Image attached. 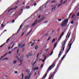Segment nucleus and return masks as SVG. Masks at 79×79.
Wrapping results in <instances>:
<instances>
[{"label": "nucleus", "instance_id": "11", "mask_svg": "<svg viewBox=\"0 0 79 79\" xmlns=\"http://www.w3.org/2000/svg\"><path fill=\"white\" fill-rule=\"evenodd\" d=\"M45 18H46L45 17H44L43 18H42V19L41 20H40V21H43V20H44V19H45Z\"/></svg>", "mask_w": 79, "mask_h": 79}, {"label": "nucleus", "instance_id": "44", "mask_svg": "<svg viewBox=\"0 0 79 79\" xmlns=\"http://www.w3.org/2000/svg\"><path fill=\"white\" fill-rule=\"evenodd\" d=\"M66 2H67V1H64V2H63V4H64V3H66Z\"/></svg>", "mask_w": 79, "mask_h": 79}, {"label": "nucleus", "instance_id": "26", "mask_svg": "<svg viewBox=\"0 0 79 79\" xmlns=\"http://www.w3.org/2000/svg\"><path fill=\"white\" fill-rule=\"evenodd\" d=\"M31 30L27 34V35H29V34H30V33H31Z\"/></svg>", "mask_w": 79, "mask_h": 79}, {"label": "nucleus", "instance_id": "19", "mask_svg": "<svg viewBox=\"0 0 79 79\" xmlns=\"http://www.w3.org/2000/svg\"><path fill=\"white\" fill-rule=\"evenodd\" d=\"M25 58H29V55H27L25 56Z\"/></svg>", "mask_w": 79, "mask_h": 79}, {"label": "nucleus", "instance_id": "52", "mask_svg": "<svg viewBox=\"0 0 79 79\" xmlns=\"http://www.w3.org/2000/svg\"><path fill=\"white\" fill-rule=\"evenodd\" d=\"M11 51H10L9 52V54H11Z\"/></svg>", "mask_w": 79, "mask_h": 79}, {"label": "nucleus", "instance_id": "41", "mask_svg": "<svg viewBox=\"0 0 79 79\" xmlns=\"http://www.w3.org/2000/svg\"><path fill=\"white\" fill-rule=\"evenodd\" d=\"M52 76H53V75H51V77H49V79H51V78H52Z\"/></svg>", "mask_w": 79, "mask_h": 79}, {"label": "nucleus", "instance_id": "14", "mask_svg": "<svg viewBox=\"0 0 79 79\" xmlns=\"http://www.w3.org/2000/svg\"><path fill=\"white\" fill-rule=\"evenodd\" d=\"M22 25H23V24H22V25L20 26V27L19 28V30H18V32H19L20 29H21V27H22Z\"/></svg>", "mask_w": 79, "mask_h": 79}, {"label": "nucleus", "instance_id": "8", "mask_svg": "<svg viewBox=\"0 0 79 79\" xmlns=\"http://www.w3.org/2000/svg\"><path fill=\"white\" fill-rule=\"evenodd\" d=\"M56 8V6H54L52 9V11H54L55 10V9Z\"/></svg>", "mask_w": 79, "mask_h": 79}, {"label": "nucleus", "instance_id": "54", "mask_svg": "<svg viewBox=\"0 0 79 79\" xmlns=\"http://www.w3.org/2000/svg\"><path fill=\"white\" fill-rule=\"evenodd\" d=\"M14 44L13 46H12L11 47V48H13V47H14Z\"/></svg>", "mask_w": 79, "mask_h": 79}, {"label": "nucleus", "instance_id": "60", "mask_svg": "<svg viewBox=\"0 0 79 79\" xmlns=\"http://www.w3.org/2000/svg\"><path fill=\"white\" fill-rule=\"evenodd\" d=\"M48 22V21H46L44 23H47Z\"/></svg>", "mask_w": 79, "mask_h": 79}, {"label": "nucleus", "instance_id": "56", "mask_svg": "<svg viewBox=\"0 0 79 79\" xmlns=\"http://www.w3.org/2000/svg\"><path fill=\"white\" fill-rule=\"evenodd\" d=\"M42 66H43V64H42L41 66V68H42Z\"/></svg>", "mask_w": 79, "mask_h": 79}, {"label": "nucleus", "instance_id": "46", "mask_svg": "<svg viewBox=\"0 0 79 79\" xmlns=\"http://www.w3.org/2000/svg\"><path fill=\"white\" fill-rule=\"evenodd\" d=\"M45 59H44V60H43V62H45Z\"/></svg>", "mask_w": 79, "mask_h": 79}, {"label": "nucleus", "instance_id": "34", "mask_svg": "<svg viewBox=\"0 0 79 79\" xmlns=\"http://www.w3.org/2000/svg\"><path fill=\"white\" fill-rule=\"evenodd\" d=\"M25 46V44H23L22 45V47H24Z\"/></svg>", "mask_w": 79, "mask_h": 79}, {"label": "nucleus", "instance_id": "28", "mask_svg": "<svg viewBox=\"0 0 79 79\" xmlns=\"http://www.w3.org/2000/svg\"><path fill=\"white\" fill-rule=\"evenodd\" d=\"M22 78H21V79H23V78L24 77V74L23 73L22 74Z\"/></svg>", "mask_w": 79, "mask_h": 79}, {"label": "nucleus", "instance_id": "57", "mask_svg": "<svg viewBox=\"0 0 79 79\" xmlns=\"http://www.w3.org/2000/svg\"><path fill=\"white\" fill-rule=\"evenodd\" d=\"M14 22H15V20H13L12 21V23H14Z\"/></svg>", "mask_w": 79, "mask_h": 79}, {"label": "nucleus", "instance_id": "20", "mask_svg": "<svg viewBox=\"0 0 79 79\" xmlns=\"http://www.w3.org/2000/svg\"><path fill=\"white\" fill-rule=\"evenodd\" d=\"M55 39H53L52 41V43H53V42H55Z\"/></svg>", "mask_w": 79, "mask_h": 79}, {"label": "nucleus", "instance_id": "5", "mask_svg": "<svg viewBox=\"0 0 79 79\" xmlns=\"http://www.w3.org/2000/svg\"><path fill=\"white\" fill-rule=\"evenodd\" d=\"M16 58H17V60H19L21 63H22V62L23 61V59L22 57H20L19 59V58L18 57H16Z\"/></svg>", "mask_w": 79, "mask_h": 79}, {"label": "nucleus", "instance_id": "25", "mask_svg": "<svg viewBox=\"0 0 79 79\" xmlns=\"http://www.w3.org/2000/svg\"><path fill=\"white\" fill-rule=\"evenodd\" d=\"M28 55L29 56H32V54L29 53Z\"/></svg>", "mask_w": 79, "mask_h": 79}, {"label": "nucleus", "instance_id": "23", "mask_svg": "<svg viewBox=\"0 0 79 79\" xmlns=\"http://www.w3.org/2000/svg\"><path fill=\"white\" fill-rule=\"evenodd\" d=\"M56 2V1H52L51 2L52 3H55Z\"/></svg>", "mask_w": 79, "mask_h": 79}, {"label": "nucleus", "instance_id": "47", "mask_svg": "<svg viewBox=\"0 0 79 79\" xmlns=\"http://www.w3.org/2000/svg\"><path fill=\"white\" fill-rule=\"evenodd\" d=\"M65 47H64V46L63 47V50H64V48Z\"/></svg>", "mask_w": 79, "mask_h": 79}, {"label": "nucleus", "instance_id": "7", "mask_svg": "<svg viewBox=\"0 0 79 79\" xmlns=\"http://www.w3.org/2000/svg\"><path fill=\"white\" fill-rule=\"evenodd\" d=\"M32 70H33V71H34L35 70H38V69H39V67H36L34 69H33V68H32Z\"/></svg>", "mask_w": 79, "mask_h": 79}, {"label": "nucleus", "instance_id": "6", "mask_svg": "<svg viewBox=\"0 0 79 79\" xmlns=\"http://www.w3.org/2000/svg\"><path fill=\"white\" fill-rule=\"evenodd\" d=\"M54 64H53L52 65H51L49 67L48 69L47 70V71H48L49 70H51L52 69V68H51L53 66V65H54Z\"/></svg>", "mask_w": 79, "mask_h": 79}, {"label": "nucleus", "instance_id": "1", "mask_svg": "<svg viewBox=\"0 0 79 79\" xmlns=\"http://www.w3.org/2000/svg\"><path fill=\"white\" fill-rule=\"evenodd\" d=\"M26 72H27L28 74L25 77L24 79H29V78L31 77V76L32 73L30 72L29 70H26Z\"/></svg>", "mask_w": 79, "mask_h": 79}, {"label": "nucleus", "instance_id": "55", "mask_svg": "<svg viewBox=\"0 0 79 79\" xmlns=\"http://www.w3.org/2000/svg\"><path fill=\"white\" fill-rule=\"evenodd\" d=\"M1 26L2 27H3V24H2L1 25Z\"/></svg>", "mask_w": 79, "mask_h": 79}, {"label": "nucleus", "instance_id": "27", "mask_svg": "<svg viewBox=\"0 0 79 79\" xmlns=\"http://www.w3.org/2000/svg\"><path fill=\"white\" fill-rule=\"evenodd\" d=\"M47 73H46L45 75L44 76V78H45L47 76Z\"/></svg>", "mask_w": 79, "mask_h": 79}, {"label": "nucleus", "instance_id": "43", "mask_svg": "<svg viewBox=\"0 0 79 79\" xmlns=\"http://www.w3.org/2000/svg\"><path fill=\"white\" fill-rule=\"evenodd\" d=\"M15 74H17V73H18V71H15Z\"/></svg>", "mask_w": 79, "mask_h": 79}, {"label": "nucleus", "instance_id": "42", "mask_svg": "<svg viewBox=\"0 0 79 79\" xmlns=\"http://www.w3.org/2000/svg\"><path fill=\"white\" fill-rule=\"evenodd\" d=\"M7 54H8V53H6L5 55H4L3 56V57H4V56H5L6 55H7Z\"/></svg>", "mask_w": 79, "mask_h": 79}, {"label": "nucleus", "instance_id": "38", "mask_svg": "<svg viewBox=\"0 0 79 79\" xmlns=\"http://www.w3.org/2000/svg\"><path fill=\"white\" fill-rule=\"evenodd\" d=\"M29 6H28L26 7V9H29Z\"/></svg>", "mask_w": 79, "mask_h": 79}, {"label": "nucleus", "instance_id": "31", "mask_svg": "<svg viewBox=\"0 0 79 79\" xmlns=\"http://www.w3.org/2000/svg\"><path fill=\"white\" fill-rule=\"evenodd\" d=\"M68 34H69V33H68L67 34V35L66 38H68Z\"/></svg>", "mask_w": 79, "mask_h": 79}, {"label": "nucleus", "instance_id": "2", "mask_svg": "<svg viewBox=\"0 0 79 79\" xmlns=\"http://www.w3.org/2000/svg\"><path fill=\"white\" fill-rule=\"evenodd\" d=\"M68 20L69 19H67L62 22V24H61V26L62 27H64V26H66V24L68 23Z\"/></svg>", "mask_w": 79, "mask_h": 79}, {"label": "nucleus", "instance_id": "21", "mask_svg": "<svg viewBox=\"0 0 79 79\" xmlns=\"http://www.w3.org/2000/svg\"><path fill=\"white\" fill-rule=\"evenodd\" d=\"M74 16H75V15H73L72 17V19H73V18H74Z\"/></svg>", "mask_w": 79, "mask_h": 79}, {"label": "nucleus", "instance_id": "15", "mask_svg": "<svg viewBox=\"0 0 79 79\" xmlns=\"http://www.w3.org/2000/svg\"><path fill=\"white\" fill-rule=\"evenodd\" d=\"M17 63V60H15L13 61V64H16Z\"/></svg>", "mask_w": 79, "mask_h": 79}, {"label": "nucleus", "instance_id": "16", "mask_svg": "<svg viewBox=\"0 0 79 79\" xmlns=\"http://www.w3.org/2000/svg\"><path fill=\"white\" fill-rule=\"evenodd\" d=\"M61 54V52L60 51V53L59 54V55H58V57H60Z\"/></svg>", "mask_w": 79, "mask_h": 79}, {"label": "nucleus", "instance_id": "59", "mask_svg": "<svg viewBox=\"0 0 79 79\" xmlns=\"http://www.w3.org/2000/svg\"><path fill=\"white\" fill-rule=\"evenodd\" d=\"M77 16H79V13L77 14Z\"/></svg>", "mask_w": 79, "mask_h": 79}, {"label": "nucleus", "instance_id": "64", "mask_svg": "<svg viewBox=\"0 0 79 79\" xmlns=\"http://www.w3.org/2000/svg\"><path fill=\"white\" fill-rule=\"evenodd\" d=\"M23 34H24V33H23L21 35V36H22V35H23Z\"/></svg>", "mask_w": 79, "mask_h": 79}, {"label": "nucleus", "instance_id": "29", "mask_svg": "<svg viewBox=\"0 0 79 79\" xmlns=\"http://www.w3.org/2000/svg\"><path fill=\"white\" fill-rule=\"evenodd\" d=\"M3 56H2L0 58V60H2V59L3 58Z\"/></svg>", "mask_w": 79, "mask_h": 79}, {"label": "nucleus", "instance_id": "33", "mask_svg": "<svg viewBox=\"0 0 79 79\" xmlns=\"http://www.w3.org/2000/svg\"><path fill=\"white\" fill-rule=\"evenodd\" d=\"M60 4H62V2H63V0H61L60 1Z\"/></svg>", "mask_w": 79, "mask_h": 79}, {"label": "nucleus", "instance_id": "51", "mask_svg": "<svg viewBox=\"0 0 79 79\" xmlns=\"http://www.w3.org/2000/svg\"><path fill=\"white\" fill-rule=\"evenodd\" d=\"M11 48V47H9L8 48V50H9V49H10V48Z\"/></svg>", "mask_w": 79, "mask_h": 79}, {"label": "nucleus", "instance_id": "18", "mask_svg": "<svg viewBox=\"0 0 79 79\" xmlns=\"http://www.w3.org/2000/svg\"><path fill=\"white\" fill-rule=\"evenodd\" d=\"M53 51L50 54V55H49L48 56V57H49L50 56H51V55H52V54H53Z\"/></svg>", "mask_w": 79, "mask_h": 79}, {"label": "nucleus", "instance_id": "13", "mask_svg": "<svg viewBox=\"0 0 79 79\" xmlns=\"http://www.w3.org/2000/svg\"><path fill=\"white\" fill-rule=\"evenodd\" d=\"M8 60V58H7V57H6L4 59H3L2 60V61H3V60Z\"/></svg>", "mask_w": 79, "mask_h": 79}, {"label": "nucleus", "instance_id": "37", "mask_svg": "<svg viewBox=\"0 0 79 79\" xmlns=\"http://www.w3.org/2000/svg\"><path fill=\"white\" fill-rule=\"evenodd\" d=\"M58 20L60 22V21H61V19H58Z\"/></svg>", "mask_w": 79, "mask_h": 79}, {"label": "nucleus", "instance_id": "30", "mask_svg": "<svg viewBox=\"0 0 79 79\" xmlns=\"http://www.w3.org/2000/svg\"><path fill=\"white\" fill-rule=\"evenodd\" d=\"M34 44H35V43H32L31 44V46H33V45H34Z\"/></svg>", "mask_w": 79, "mask_h": 79}, {"label": "nucleus", "instance_id": "17", "mask_svg": "<svg viewBox=\"0 0 79 79\" xmlns=\"http://www.w3.org/2000/svg\"><path fill=\"white\" fill-rule=\"evenodd\" d=\"M56 45H57V43H56L54 44V48H55L56 47Z\"/></svg>", "mask_w": 79, "mask_h": 79}, {"label": "nucleus", "instance_id": "9", "mask_svg": "<svg viewBox=\"0 0 79 79\" xmlns=\"http://www.w3.org/2000/svg\"><path fill=\"white\" fill-rule=\"evenodd\" d=\"M18 8V7H16V8H11L9 10L8 12H10V11L11 10H15V9H16V8Z\"/></svg>", "mask_w": 79, "mask_h": 79}, {"label": "nucleus", "instance_id": "36", "mask_svg": "<svg viewBox=\"0 0 79 79\" xmlns=\"http://www.w3.org/2000/svg\"><path fill=\"white\" fill-rule=\"evenodd\" d=\"M72 40H73V39H71V40L69 42V44H70V43H71V42Z\"/></svg>", "mask_w": 79, "mask_h": 79}, {"label": "nucleus", "instance_id": "4", "mask_svg": "<svg viewBox=\"0 0 79 79\" xmlns=\"http://www.w3.org/2000/svg\"><path fill=\"white\" fill-rule=\"evenodd\" d=\"M71 45H72V44H69V50H67V51L65 53V54H66H66H67V53H68V52H69V51L70 49H71Z\"/></svg>", "mask_w": 79, "mask_h": 79}, {"label": "nucleus", "instance_id": "22", "mask_svg": "<svg viewBox=\"0 0 79 79\" xmlns=\"http://www.w3.org/2000/svg\"><path fill=\"white\" fill-rule=\"evenodd\" d=\"M38 48V46L36 45L35 47V50H37V49Z\"/></svg>", "mask_w": 79, "mask_h": 79}, {"label": "nucleus", "instance_id": "40", "mask_svg": "<svg viewBox=\"0 0 79 79\" xmlns=\"http://www.w3.org/2000/svg\"><path fill=\"white\" fill-rule=\"evenodd\" d=\"M9 40H10V38H9V39H8L7 40H6V42H8V41H9Z\"/></svg>", "mask_w": 79, "mask_h": 79}, {"label": "nucleus", "instance_id": "10", "mask_svg": "<svg viewBox=\"0 0 79 79\" xmlns=\"http://www.w3.org/2000/svg\"><path fill=\"white\" fill-rule=\"evenodd\" d=\"M63 34H64V32H63L61 34V36H60V37H59V38L58 39L59 40H60V39H61V37H62V36H63Z\"/></svg>", "mask_w": 79, "mask_h": 79}, {"label": "nucleus", "instance_id": "32", "mask_svg": "<svg viewBox=\"0 0 79 79\" xmlns=\"http://www.w3.org/2000/svg\"><path fill=\"white\" fill-rule=\"evenodd\" d=\"M44 60H46L47 59V58H47V56H44Z\"/></svg>", "mask_w": 79, "mask_h": 79}, {"label": "nucleus", "instance_id": "63", "mask_svg": "<svg viewBox=\"0 0 79 79\" xmlns=\"http://www.w3.org/2000/svg\"><path fill=\"white\" fill-rule=\"evenodd\" d=\"M40 15L38 17V18H40Z\"/></svg>", "mask_w": 79, "mask_h": 79}, {"label": "nucleus", "instance_id": "53", "mask_svg": "<svg viewBox=\"0 0 79 79\" xmlns=\"http://www.w3.org/2000/svg\"><path fill=\"white\" fill-rule=\"evenodd\" d=\"M3 44L0 47H3Z\"/></svg>", "mask_w": 79, "mask_h": 79}, {"label": "nucleus", "instance_id": "62", "mask_svg": "<svg viewBox=\"0 0 79 79\" xmlns=\"http://www.w3.org/2000/svg\"><path fill=\"white\" fill-rule=\"evenodd\" d=\"M24 48L23 49V52H24Z\"/></svg>", "mask_w": 79, "mask_h": 79}, {"label": "nucleus", "instance_id": "24", "mask_svg": "<svg viewBox=\"0 0 79 79\" xmlns=\"http://www.w3.org/2000/svg\"><path fill=\"white\" fill-rule=\"evenodd\" d=\"M37 23H34L33 25H32V26H35V25Z\"/></svg>", "mask_w": 79, "mask_h": 79}, {"label": "nucleus", "instance_id": "35", "mask_svg": "<svg viewBox=\"0 0 79 79\" xmlns=\"http://www.w3.org/2000/svg\"><path fill=\"white\" fill-rule=\"evenodd\" d=\"M61 4H59L58 6V7H59V6H61Z\"/></svg>", "mask_w": 79, "mask_h": 79}, {"label": "nucleus", "instance_id": "61", "mask_svg": "<svg viewBox=\"0 0 79 79\" xmlns=\"http://www.w3.org/2000/svg\"><path fill=\"white\" fill-rule=\"evenodd\" d=\"M71 14H72V13H71L70 14H69V16H71Z\"/></svg>", "mask_w": 79, "mask_h": 79}, {"label": "nucleus", "instance_id": "58", "mask_svg": "<svg viewBox=\"0 0 79 79\" xmlns=\"http://www.w3.org/2000/svg\"><path fill=\"white\" fill-rule=\"evenodd\" d=\"M39 54H38L37 55V57H38L39 56Z\"/></svg>", "mask_w": 79, "mask_h": 79}, {"label": "nucleus", "instance_id": "39", "mask_svg": "<svg viewBox=\"0 0 79 79\" xmlns=\"http://www.w3.org/2000/svg\"><path fill=\"white\" fill-rule=\"evenodd\" d=\"M50 38H51L50 37H49L48 39L47 40H49L50 39Z\"/></svg>", "mask_w": 79, "mask_h": 79}, {"label": "nucleus", "instance_id": "49", "mask_svg": "<svg viewBox=\"0 0 79 79\" xmlns=\"http://www.w3.org/2000/svg\"><path fill=\"white\" fill-rule=\"evenodd\" d=\"M73 21H72L71 22V24H73Z\"/></svg>", "mask_w": 79, "mask_h": 79}, {"label": "nucleus", "instance_id": "45", "mask_svg": "<svg viewBox=\"0 0 79 79\" xmlns=\"http://www.w3.org/2000/svg\"><path fill=\"white\" fill-rule=\"evenodd\" d=\"M70 34H71V33H70L69 34V35L68 37V38H69V36H70Z\"/></svg>", "mask_w": 79, "mask_h": 79}, {"label": "nucleus", "instance_id": "48", "mask_svg": "<svg viewBox=\"0 0 79 79\" xmlns=\"http://www.w3.org/2000/svg\"><path fill=\"white\" fill-rule=\"evenodd\" d=\"M37 5V3H35L34 4V5L35 6V5Z\"/></svg>", "mask_w": 79, "mask_h": 79}, {"label": "nucleus", "instance_id": "12", "mask_svg": "<svg viewBox=\"0 0 79 79\" xmlns=\"http://www.w3.org/2000/svg\"><path fill=\"white\" fill-rule=\"evenodd\" d=\"M66 56V54H65L62 57V58H61V60H63V59L65 56Z\"/></svg>", "mask_w": 79, "mask_h": 79}, {"label": "nucleus", "instance_id": "3", "mask_svg": "<svg viewBox=\"0 0 79 79\" xmlns=\"http://www.w3.org/2000/svg\"><path fill=\"white\" fill-rule=\"evenodd\" d=\"M66 40H65L64 41H63L62 43V48H63V47H65V45L66 44Z\"/></svg>", "mask_w": 79, "mask_h": 79}, {"label": "nucleus", "instance_id": "50", "mask_svg": "<svg viewBox=\"0 0 79 79\" xmlns=\"http://www.w3.org/2000/svg\"><path fill=\"white\" fill-rule=\"evenodd\" d=\"M45 56V55H44V54H43V57H44Z\"/></svg>", "mask_w": 79, "mask_h": 79}]
</instances>
